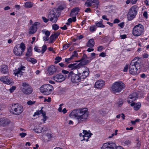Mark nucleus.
Listing matches in <instances>:
<instances>
[{"label":"nucleus","mask_w":149,"mask_h":149,"mask_svg":"<svg viewBox=\"0 0 149 149\" xmlns=\"http://www.w3.org/2000/svg\"><path fill=\"white\" fill-rule=\"evenodd\" d=\"M148 14H147V11H145L144 12L143 15V16L146 19L147 18H148V16H147Z\"/></svg>","instance_id":"58"},{"label":"nucleus","mask_w":149,"mask_h":149,"mask_svg":"<svg viewBox=\"0 0 149 149\" xmlns=\"http://www.w3.org/2000/svg\"><path fill=\"white\" fill-rule=\"evenodd\" d=\"M21 90L26 95L31 94L33 91L31 86L25 82L22 83Z\"/></svg>","instance_id":"10"},{"label":"nucleus","mask_w":149,"mask_h":149,"mask_svg":"<svg viewBox=\"0 0 149 149\" xmlns=\"http://www.w3.org/2000/svg\"><path fill=\"white\" fill-rule=\"evenodd\" d=\"M26 59L27 61L31 62L33 64H35L37 62L36 60L33 58H26Z\"/></svg>","instance_id":"34"},{"label":"nucleus","mask_w":149,"mask_h":149,"mask_svg":"<svg viewBox=\"0 0 149 149\" xmlns=\"http://www.w3.org/2000/svg\"><path fill=\"white\" fill-rule=\"evenodd\" d=\"M78 56V53H77L76 51H74V52L73 53V54L71 56L72 57L73 59L75 57H77Z\"/></svg>","instance_id":"47"},{"label":"nucleus","mask_w":149,"mask_h":149,"mask_svg":"<svg viewBox=\"0 0 149 149\" xmlns=\"http://www.w3.org/2000/svg\"><path fill=\"white\" fill-rule=\"evenodd\" d=\"M59 12L56 9H54L50 11L48 15V18L49 21L53 23H55L59 16Z\"/></svg>","instance_id":"5"},{"label":"nucleus","mask_w":149,"mask_h":149,"mask_svg":"<svg viewBox=\"0 0 149 149\" xmlns=\"http://www.w3.org/2000/svg\"><path fill=\"white\" fill-rule=\"evenodd\" d=\"M53 86L49 84H46L42 86L40 90L41 92L44 94L48 95L50 94L53 90Z\"/></svg>","instance_id":"8"},{"label":"nucleus","mask_w":149,"mask_h":149,"mask_svg":"<svg viewBox=\"0 0 149 149\" xmlns=\"http://www.w3.org/2000/svg\"><path fill=\"white\" fill-rule=\"evenodd\" d=\"M33 6L32 3L30 2H27L24 3V7L26 8H30Z\"/></svg>","instance_id":"32"},{"label":"nucleus","mask_w":149,"mask_h":149,"mask_svg":"<svg viewBox=\"0 0 149 149\" xmlns=\"http://www.w3.org/2000/svg\"><path fill=\"white\" fill-rule=\"evenodd\" d=\"M101 149H124L120 146H116V144L112 142H108L103 144Z\"/></svg>","instance_id":"9"},{"label":"nucleus","mask_w":149,"mask_h":149,"mask_svg":"<svg viewBox=\"0 0 149 149\" xmlns=\"http://www.w3.org/2000/svg\"><path fill=\"white\" fill-rule=\"evenodd\" d=\"M137 98V94L136 92H133L130 95L127 99V102L129 103L135 101Z\"/></svg>","instance_id":"16"},{"label":"nucleus","mask_w":149,"mask_h":149,"mask_svg":"<svg viewBox=\"0 0 149 149\" xmlns=\"http://www.w3.org/2000/svg\"><path fill=\"white\" fill-rule=\"evenodd\" d=\"M10 122L9 120L6 118H0V126H6L8 125Z\"/></svg>","instance_id":"20"},{"label":"nucleus","mask_w":149,"mask_h":149,"mask_svg":"<svg viewBox=\"0 0 149 149\" xmlns=\"http://www.w3.org/2000/svg\"><path fill=\"white\" fill-rule=\"evenodd\" d=\"M0 80L4 83L9 85H12L14 82L13 80L7 77L4 76L1 77L0 78Z\"/></svg>","instance_id":"13"},{"label":"nucleus","mask_w":149,"mask_h":149,"mask_svg":"<svg viewBox=\"0 0 149 149\" xmlns=\"http://www.w3.org/2000/svg\"><path fill=\"white\" fill-rule=\"evenodd\" d=\"M87 57V56L86 55H84L80 60L77 61L78 62L81 61V62L79 63L80 66L85 65L89 63V61L86 59H85V58Z\"/></svg>","instance_id":"22"},{"label":"nucleus","mask_w":149,"mask_h":149,"mask_svg":"<svg viewBox=\"0 0 149 149\" xmlns=\"http://www.w3.org/2000/svg\"><path fill=\"white\" fill-rule=\"evenodd\" d=\"M102 22V20L101 19L100 21L96 22V25L98 27L104 28L105 27V26L103 24Z\"/></svg>","instance_id":"31"},{"label":"nucleus","mask_w":149,"mask_h":149,"mask_svg":"<svg viewBox=\"0 0 149 149\" xmlns=\"http://www.w3.org/2000/svg\"><path fill=\"white\" fill-rule=\"evenodd\" d=\"M141 62V58L137 57L132 61L129 68L130 74L135 75L138 73V70L140 68Z\"/></svg>","instance_id":"2"},{"label":"nucleus","mask_w":149,"mask_h":149,"mask_svg":"<svg viewBox=\"0 0 149 149\" xmlns=\"http://www.w3.org/2000/svg\"><path fill=\"white\" fill-rule=\"evenodd\" d=\"M95 45L94 40L93 39H91L89 40L86 43V46L89 47H93Z\"/></svg>","instance_id":"28"},{"label":"nucleus","mask_w":149,"mask_h":149,"mask_svg":"<svg viewBox=\"0 0 149 149\" xmlns=\"http://www.w3.org/2000/svg\"><path fill=\"white\" fill-rule=\"evenodd\" d=\"M125 87V85L123 82H115L112 85L111 90L114 93L119 92H121Z\"/></svg>","instance_id":"4"},{"label":"nucleus","mask_w":149,"mask_h":149,"mask_svg":"<svg viewBox=\"0 0 149 149\" xmlns=\"http://www.w3.org/2000/svg\"><path fill=\"white\" fill-rule=\"evenodd\" d=\"M79 8L78 7H75L71 10L70 15L71 16L74 15H76L78 14L79 11Z\"/></svg>","instance_id":"25"},{"label":"nucleus","mask_w":149,"mask_h":149,"mask_svg":"<svg viewBox=\"0 0 149 149\" xmlns=\"http://www.w3.org/2000/svg\"><path fill=\"white\" fill-rule=\"evenodd\" d=\"M59 28L58 26L56 24L52 25V29L54 30H56Z\"/></svg>","instance_id":"44"},{"label":"nucleus","mask_w":149,"mask_h":149,"mask_svg":"<svg viewBox=\"0 0 149 149\" xmlns=\"http://www.w3.org/2000/svg\"><path fill=\"white\" fill-rule=\"evenodd\" d=\"M56 38L54 37V35L53 34L52 35L49 37V43H52L55 40Z\"/></svg>","instance_id":"33"},{"label":"nucleus","mask_w":149,"mask_h":149,"mask_svg":"<svg viewBox=\"0 0 149 149\" xmlns=\"http://www.w3.org/2000/svg\"><path fill=\"white\" fill-rule=\"evenodd\" d=\"M52 79L57 82H61L64 81L65 78L63 75L58 74L53 76Z\"/></svg>","instance_id":"15"},{"label":"nucleus","mask_w":149,"mask_h":149,"mask_svg":"<svg viewBox=\"0 0 149 149\" xmlns=\"http://www.w3.org/2000/svg\"><path fill=\"white\" fill-rule=\"evenodd\" d=\"M32 48L29 47L27 48V51L26 54V56H27L29 57L32 56Z\"/></svg>","instance_id":"30"},{"label":"nucleus","mask_w":149,"mask_h":149,"mask_svg":"<svg viewBox=\"0 0 149 149\" xmlns=\"http://www.w3.org/2000/svg\"><path fill=\"white\" fill-rule=\"evenodd\" d=\"M70 46V45L69 44H65L63 46V48L64 49H65L68 48Z\"/></svg>","instance_id":"53"},{"label":"nucleus","mask_w":149,"mask_h":149,"mask_svg":"<svg viewBox=\"0 0 149 149\" xmlns=\"http://www.w3.org/2000/svg\"><path fill=\"white\" fill-rule=\"evenodd\" d=\"M144 30L143 26L139 24L135 26L132 30V34L135 36H139L142 34Z\"/></svg>","instance_id":"7"},{"label":"nucleus","mask_w":149,"mask_h":149,"mask_svg":"<svg viewBox=\"0 0 149 149\" xmlns=\"http://www.w3.org/2000/svg\"><path fill=\"white\" fill-rule=\"evenodd\" d=\"M0 72L3 74H7L8 73V67L6 65H3L0 66Z\"/></svg>","instance_id":"23"},{"label":"nucleus","mask_w":149,"mask_h":149,"mask_svg":"<svg viewBox=\"0 0 149 149\" xmlns=\"http://www.w3.org/2000/svg\"><path fill=\"white\" fill-rule=\"evenodd\" d=\"M141 104L140 103H135L132 102L131 104V106H134V109L136 111L138 110L141 107Z\"/></svg>","instance_id":"27"},{"label":"nucleus","mask_w":149,"mask_h":149,"mask_svg":"<svg viewBox=\"0 0 149 149\" xmlns=\"http://www.w3.org/2000/svg\"><path fill=\"white\" fill-rule=\"evenodd\" d=\"M26 133L25 132H22L19 134V136L21 138L24 137L26 135Z\"/></svg>","instance_id":"49"},{"label":"nucleus","mask_w":149,"mask_h":149,"mask_svg":"<svg viewBox=\"0 0 149 149\" xmlns=\"http://www.w3.org/2000/svg\"><path fill=\"white\" fill-rule=\"evenodd\" d=\"M16 87L15 86H13L11 88H10L9 89L11 93H12L16 89Z\"/></svg>","instance_id":"51"},{"label":"nucleus","mask_w":149,"mask_h":149,"mask_svg":"<svg viewBox=\"0 0 149 149\" xmlns=\"http://www.w3.org/2000/svg\"><path fill=\"white\" fill-rule=\"evenodd\" d=\"M139 121V119H136L134 121H132L131 120V123L132 124V125H135L136 124V122H138Z\"/></svg>","instance_id":"45"},{"label":"nucleus","mask_w":149,"mask_h":149,"mask_svg":"<svg viewBox=\"0 0 149 149\" xmlns=\"http://www.w3.org/2000/svg\"><path fill=\"white\" fill-rule=\"evenodd\" d=\"M26 49L25 44L23 42L20 44L16 45L14 47L13 52L14 54L17 56L22 55L23 52Z\"/></svg>","instance_id":"6"},{"label":"nucleus","mask_w":149,"mask_h":149,"mask_svg":"<svg viewBox=\"0 0 149 149\" xmlns=\"http://www.w3.org/2000/svg\"><path fill=\"white\" fill-rule=\"evenodd\" d=\"M56 69L54 65L50 66L48 69V72L50 74H52L56 71Z\"/></svg>","instance_id":"26"},{"label":"nucleus","mask_w":149,"mask_h":149,"mask_svg":"<svg viewBox=\"0 0 149 149\" xmlns=\"http://www.w3.org/2000/svg\"><path fill=\"white\" fill-rule=\"evenodd\" d=\"M120 22L119 19H116L113 21V23L114 24L118 23Z\"/></svg>","instance_id":"60"},{"label":"nucleus","mask_w":149,"mask_h":149,"mask_svg":"<svg viewBox=\"0 0 149 149\" xmlns=\"http://www.w3.org/2000/svg\"><path fill=\"white\" fill-rule=\"evenodd\" d=\"M34 50L35 51L38 53H40L41 52V51L40 49H39L38 47H35L34 48Z\"/></svg>","instance_id":"48"},{"label":"nucleus","mask_w":149,"mask_h":149,"mask_svg":"<svg viewBox=\"0 0 149 149\" xmlns=\"http://www.w3.org/2000/svg\"><path fill=\"white\" fill-rule=\"evenodd\" d=\"M8 109L11 113L17 115L20 114L23 111V107L17 103H13L10 104Z\"/></svg>","instance_id":"3"},{"label":"nucleus","mask_w":149,"mask_h":149,"mask_svg":"<svg viewBox=\"0 0 149 149\" xmlns=\"http://www.w3.org/2000/svg\"><path fill=\"white\" fill-rule=\"evenodd\" d=\"M60 34V33L58 32H57L54 33V34L53 35H54V37L55 38H56L58 37L59 35Z\"/></svg>","instance_id":"62"},{"label":"nucleus","mask_w":149,"mask_h":149,"mask_svg":"<svg viewBox=\"0 0 149 149\" xmlns=\"http://www.w3.org/2000/svg\"><path fill=\"white\" fill-rule=\"evenodd\" d=\"M90 1L86 2L85 4V5L87 7H90L92 5V3H95V6L94 7L97 8L99 4V1L98 0H92V1L90 0Z\"/></svg>","instance_id":"21"},{"label":"nucleus","mask_w":149,"mask_h":149,"mask_svg":"<svg viewBox=\"0 0 149 149\" xmlns=\"http://www.w3.org/2000/svg\"><path fill=\"white\" fill-rule=\"evenodd\" d=\"M142 56L144 58H147L148 57V55L145 53L143 54Z\"/></svg>","instance_id":"59"},{"label":"nucleus","mask_w":149,"mask_h":149,"mask_svg":"<svg viewBox=\"0 0 149 149\" xmlns=\"http://www.w3.org/2000/svg\"><path fill=\"white\" fill-rule=\"evenodd\" d=\"M36 102L35 101H32L30 100L28 101L27 102V103L28 105H31L35 104Z\"/></svg>","instance_id":"41"},{"label":"nucleus","mask_w":149,"mask_h":149,"mask_svg":"<svg viewBox=\"0 0 149 149\" xmlns=\"http://www.w3.org/2000/svg\"><path fill=\"white\" fill-rule=\"evenodd\" d=\"M83 136H84V138L85 137H87V138L85 140L86 141H88V139L91 137V136L93 134L91 133L90 131H89L88 132L86 130H83Z\"/></svg>","instance_id":"24"},{"label":"nucleus","mask_w":149,"mask_h":149,"mask_svg":"<svg viewBox=\"0 0 149 149\" xmlns=\"http://www.w3.org/2000/svg\"><path fill=\"white\" fill-rule=\"evenodd\" d=\"M76 21V17L75 16L73 17L72 18H70L68 19L69 23H71L72 22H75Z\"/></svg>","instance_id":"35"},{"label":"nucleus","mask_w":149,"mask_h":149,"mask_svg":"<svg viewBox=\"0 0 149 149\" xmlns=\"http://www.w3.org/2000/svg\"><path fill=\"white\" fill-rule=\"evenodd\" d=\"M43 39L45 41H47L49 40V37L44 36L43 37Z\"/></svg>","instance_id":"63"},{"label":"nucleus","mask_w":149,"mask_h":149,"mask_svg":"<svg viewBox=\"0 0 149 149\" xmlns=\"http://www.w3.org/2000/svg\"><path fill=\"white\" fill-rule=\"evenodd\" d=\"M43 128L39 127L38 128H36L34 129L35 132L37 133H40L42 132V130Z\"/></svg>","instance_id":"38"},{"label":"nucleus","mask_w":149,"mask_h":149,"mask_svg":"<svg viewBox=\"0 0 149 149\" xmlns=\"http://www.w3.org/2000/svg\"><path fill=\"white\" fill-rule=\"evenodd\" d=\"M55 59L56 61L55 62V63H57L61 61V60L62 59V58L61 57L57 56L55 58Z\"/></svg>","instance_id":"40"},{"label":"nucleus","mask_w":149,"mask_h":149,"mask_svg":"<svg viewBox=\"0 0 149 149\" xmlns=\"http://www.w3.org/2000/svg\"><path fill=\"white\" fill-rule=\"evenodd\" d=\"M47 49V46L46 45H43L42 47L41 52L42 54H43L46 50Z\"/></svg>","instance_id":"37"},{"label":"nucleus","mask_w":149,"mask_h":149,"mask_svg":"<svg viewBox=\"0 0 149 149\" xmlns=\"http://www.w3.org/2000/svg\"><path fill=\"white\" fill-rule=\"evenodd\" d=\"M41 113L42 114V115L43 117V120L44 121H45L46 120L47 118V117L46 116V113L44 111L42 110V113Z\"/></svg>","instance_id":"36"},{"label":"nucleus","mask_w":149,"mask_h":149,"mask_svg":"<svg viewBox=\"0 0 149 149\" xmlns=\"http://www.w3.org/2000/svg\"><path fill=\"white\" fill-rule=\"evenodd\" d=\"M42 32L44 34L46 35V36L48 37L49 36L50 34V32L48 31H45V30H42Z\"/></svg>","instance_id":"39"},{"label":"nucleus","mask_w":149,"mask_h":149,"mask_svg":"<svg viewBox=\"0 0 149 149\" xmlns=\"http://www.w3.org/2000/svg\"><path fill=\"white\" fill-rule=\"evenodd\" d=\"M124 144L126 145H128L130 143V141L128 140H126L124 142Z\"/></svg>","instance_id":"64"},{"label":"nucleus","mask_w":149,"mask_h":149,"mask_svg":"<svg viewBox=\"0 0 149 149\" xmlns=\"http://www.w3.org/2000/svg\"><path fill=\"white\" fill-rule=\"evenodd\" d=\"M137 14V7L136 5H134L131 8L128 12V20L130 21L132 20L135 17Z\"/></svg>","instance_id":"11"},{"label":"nucleus","mask_w":149,"mask_h":149,"mask_svg":"<svg viewBox=\"0 0 149 149\" xmlns=\"http://www.w3.org/2000/svg\"><path fill=\"white\" fill-rule=\"evenodd\" d=\"M105 85L104 81L102 80H99L95 83V88L99 89H101Z\"/></svg>","instance_id":"18"},{"label":"nucleus","mask_w":149,"mask_h":149,"mask_svg":"<svg viewBox=\"0 0 149 149\" xmlns=\"http://www.w3.org/2000/svg\"><path fill=\"white\" fill-rule=\"evenodd\" d=\"M63 104H61L59 105V107L58 109V111L59 112H61L62 111V108L61 107L63 105Z\"/></svg>","instance_id":"57"},{"label":"nucleus","mask_w":149,"mask_h":149,"mask_svg":"<svg viewBox=\"0 0 149 149\" xmlns=\"http://www.w3.org/2000/svg\"><path fill=\"white\" fill-rule=\"evenodd\" d=\"M104 47L102 46H100L98 47L97 50L99 52H101L103 49Z\"/></svg>","instance_id":"52"},{"label":"nucleus","mask_w":149,"mask_h":149,"mask_svg":"<svg viewBox=\"0 0 149 149\" xmlns=\"http://www.w3.org/2000/svg\"><path fill=\"white\" fill-rule=\"evenodd\" d=\"M96 27L94 26H92L90 28V31H91L93 32L96 30Z\"/></svg>","instance_id":"42"},{"label":"nucleus","mask_w":149,"mask_h":149,"mask_svg":"<svg viewBox=\"0 0 149 149\" xmlns=\"http://www.w3.org/2000/svg\"><path fill=\"white\" fill-rule=\"evenodd\" d=\"M140 77L142 78L145 79L146 77V76L145 74L144 73H142V74L140 75Z\"/></svg>","instance_id":"61"},{"label":"nucleus","mask_w":149,"mask_h":149,"mask_svg":"<svg viewBox=\"0 0 149 149\" xmlns=\"http://www.w3.org/2000/svg\"><path fill=\"white\" fill-rule=\"evenodd\" d=\"M128 68H129L128 65H127V64L124 67L123 70V72H127L128 70Z\"/></svg>","instance_id":"46"},{"label":"nucleus","mask_w":149,"mask_h":149,"mask_svg":"<svg viewBox=\"0 0 149 149\" xmlns=\"http://www.w3.org/2000/svg\"><path fill=\"white\" fill-rule=\"evenodd\" d=\"M123 104V102L121 100H119L118 102V105L119 107H120L121 105Z\"/></svg>","instance_id":"56"},{"label":"nucleus","mask_w":149,"mask_h":149,"mask_svg":"<svg viewBox=\"0 0 149 149\" xmlns=\"http://www.w3.org/2000/svg\"><path fill=\"white\" fill-rule=\"evenodd\" d=\"M42 108H42L41 110L37 111L33 115V116H34L36 115H38L41 114V113H42Z\"/></svg>","instance_id":"43"},{"label":"nucleus","mask_w":149,"mask_h":149,"mask_svg":"<svg viewBox=\"0 0 149 149\" xmlns=\"http://www.w3.org/2000/svg\"><path fill=\"white\" fill-rule=\"evenodd\" d=\"M73 59V58H72V57L71 56L70 58H65V61L66 62H69L71 60Z\"/></svg>","instance_id":"54"},{"label":"nucleus","mask_w":149,"mask_h":149,"mask_svg":"<svg viewBox=\"0 0 149 149\" xmlns=\"http://www.w3.org/2000/svg\"><path fill=\"white\" fill-rule=\"evenodd\" d=\"M42 18L43 21L45 23L47 22L49 20V19H47L44 17H42Z\"/></svg>","instance_id":"50"},{"label":"nucleus","mask_w":149,"mask_h":149,"mask_svg":"<svg viewBox=\"0 0 149 149\" xmlns=\"http://www.w3.org/2000/svg\"><path fill=\"white\" fill-rule=\"evenodd\" d=\"M25 67L21 66L20 68H18L17 69H16L14 72V74L15 76H17L18 77H20L23 75V71L24 70Z\"/></svg>","instance_id":"19"},{"label":"nucleus","mask_w":149,"mask_h":149,"mask_svg":"<svg viewBox=\"0 0 149 149\" xmlns=\"http://www.w3.org/2000/svg\"><path fill=\"white\" fill-rule=\"evenodd\" d=\"M40 25V23L38 22H35L30 27L29 31V34H32L35 33L37 31V29Z\"/></svg>","instance_id":"14"},{"label":"nucleus","mask_w":149,"mask_h":149,"mask_svg":"<svg viewBox=\"0 0 149 149\" xmlns=\"http://www.w3.org/2000/svg\"><path fill=\"white\" fill-rule=\"evenodd\" d=\"M106 56V53L104 52H101L99 54V56L104 57Z\"/></svg>","instance_id":"55"},{"label":"nucleus","mask_w":149,"mask_h":149,"mask_svg":"<svg viewBox=\"0 0 149 149\" xmlns=\"http://www.w3.org/2000/svg\"><path fill=\"white\" fill-rule=\"evenodd\" d=\"M89 115L87 108H82L73 110L70 113L69 116L76 118L78 121V123L80 124L86 122Z\"/></svg>","instance_id":"1"},{"label":"nucleus","mask_w":149,"mask_h":149,"mask_svg":"<svg viewBox=\"0 0 149 149\" xmlns=\"http://www.w3.org/2000/svg\"><path fill=\"white\" fill-rule=\"evenodd\" d=\"M81 73H79L78 74H75L74 73L72 74V76L71 78V80L73 83H77L80 82L81 80V78L80 76L81 75Z\"/></svg>","instance_id":"12"},{"label":"nucleus","mask_w":149,"mask_h":149,"mask_svg":"<svg viewBox=\"0 0 149 149\" xmlns=\"http://www.w3.org/2000/svg\"><path fill=\"white\" fill-rule=\"evenodd\" d=\"M80 65L79 63L77 64V63H74L70 64L68 65V67L69 68H71L72 70H74L78 68L79 67Z\"/></svg>","instance_id":"29"},{"label":"nucleus","mask_w":149,"mask_h":149,"mask_svg":"<svg viewBox=\"0 0 149 149\" xmlns=\"http://www.w3.org/2000/svg\"><path fill=\"white\" fill-rule=\"evenodd\" d=\"M81 69L83 71V72L81 73L80 77L81 78L84 79L86 78L89 74V70L88 68L86 67H83L81 68Z\"/></svg>","instance_id":"17"}]
</instances>
